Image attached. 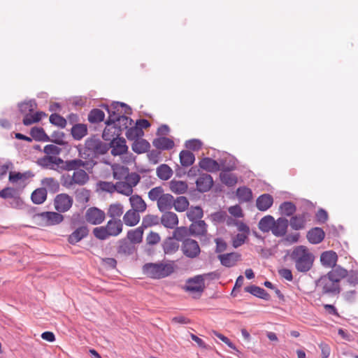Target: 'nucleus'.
Wrapping results in <instances>:
<instances>
[{
	"mask_svg": "<svg viewBox=\"0 0 358 358\" xmlns=\"http://www.w3.org/2000/svg\"><path fill=\"white\" fill-rule=\"evenodd\" d=\"M117 244L116 251L120 255L130 256L136 250V246L125 238L120 239Z\"/></svg>",
	"mask_w": 358,
	"mask_h": 358,
	"instance_id": "nucleus-15",
	"label": "nucleus"
},
{
	"mask_svg": "<svg viewBox=\"0 0 358 358\" xmlns=\"http://www.w3.org/2000/svg\"><path fill=\"white\" fill-rule=\"evenodd\" d=\"M48 191L45 187L36 189L31 195V199L35 204H42L47 199Z\"/></svg>",
	"mask_w": 358,
	"mask_h": 358,
	"instance_id": "nucleus-40",
	"label": "nucleus"
},
{
	"mask_svg": "<svg viewBox=\"0 0 358 358\" xmlns=\"http://www.w3.org/2000/svg\"><path fill=\"white\" fill-rule=\"evenodd\" d=\"M173 175V171L167 164H163L157 168V176L162 180H169Z\"/></svg>",
	"mask_w": 358,
	"mask_h": 358,
	"instance_id": "nucleus-49",
	"label": "nucleus"
},
{
	"mask_svg": "<svg viewBox=\"0 0 358 358\" xmlns=\"http://www.w3.org/2000/svg\"><path fill=\"white\" fill-rule=\"evenodd\" d=\"M203 215V211L200 206H192L187 212V218L192 222L201 219Z\"/></svg>",
	"mask_w": 358,
	"mask_h": 358,
	"instance_id": "nucleus-55",
	"label": "nucleus"
},
{
	"mask_svg": "<svg viewBox=\"0 0 358 358\" xmlns=\"http://www.w3.org/2000/svg\"><path fill=\"white\" fill-rule=\"evenodd\" d=\"M129 202L132 207L131 210H134L138 213H143L147 208V204L141 196L138 194L131 195L129 198Z\"/></svg>",
	"mask_w": 358,
	"mask_h": 358,
	"instance_id": "nucleus-36",
	"label": "nucleus"
},
{
	"mask_svg": "<svg viewBox=\"0 0 358 358\" xmlns=\"http://www.w3.org/2000/svg\"><path fill=\"white\" fill-rule=\"evenodd\" d=\"M105 113L103 110L99 108H93L88 114V121L90 123L96 124L99 123L104 120Z\"/></svg>",
	"mask_w": 358,
	"mask_h": 358,
	"instance_id": "nucleus-48",
	"label": "nucleus"
},
{
	"mask_svg": "<svg viewBox=\"0 0 358 358\" xmlns=\"http://www.w3.org/2000/svg\"><path fill=\"white\" fill-rule=\"evenodd\" d=\"M34 218H40L45 226H52L60 224L64 220V216L57 212L46 211L35 213Z\"/></svg>",
	"mask_w": 358,
	"mask_h": 358,
	"instance_id": "nucleus-6",
	"label": "nucleus"
},
{
	"mask_svg": "<svg viewBox=\"0 0 358 358\" xmlns=\"http://www.w3.org/2000/svg\"><path fill=\"white\" fill-rule=\"evenodd\" d=\"M189 235H190L189 229L186 227H180L176 228L173 232L172 237L177 241H183Z\"/></svg>",
	"mask_w": 358,
	"mask_h": 358,
	"instance_id": "nucleus-56",
	"label": "nucleus"
},
{
	"mask_svg": "<svg viewBox=\"0 0 358 358\" xmlns=\"http://www.w3.org/2000/svg\"><path fill=\"white\" fill-rule=\"evenodd\" d=\"M85 217L88 223L98 225L104 221L106 213L103 210L96 207H90L86 210Z\"/></svg>",
	"mask_w": 358,
	"mask_h": 358,
	"instance_id": "nucleus-10",
	"label": "nucleus"
},
{
	"mask_svg": "<svg viewBox=\"0 0 358 358\" xmlns=\"http://www.w3.org/2000/svg\"><path fill=\"white\" fill-rule=\"evenodd\" d=\"M159 218L157 215H147L143 217L141 226L145 229L148 227L159 224Z\"/></svg>",
	"mask_w": 358,
	"mask_h": 358,
	"instance_id": "nucleus-61",
	"label": "nucleus"
},
{
	"mask_svg": "<svg viewBox=\"0 0 358 358\" xmlns=\"http://www.w3.org/2000/svg\"><path fill=\"white\" fill-rule=\"evenodd\" d=\"M236 196L241 201L248 202L252 199V192L247 187H240L236 189Z\"/></svg>",
	"mask_w": 358,
	"mask_h": 358,
	"instance_id": "nucleus-52",
	"label": "nucleus"
},
{
	"mask_svg": "<svg viewBox=\"0 0 358 358\" xmlns=\"http://www.w3.org/2000/svg\"><path fill=\"white\" fill-rule=\"evenodd\" d=\"M205 288L204 274L197 275L187 280V285L184 289L189 292H203Z\"/></svg>",
	"mask_w": 358,
	"mask_h": 358,
	"instance_id": "nucleus-12",
	"label": "nucleus"
},
{
	"mask_svg": "<svg viewBox=\"0 0 358 358\" xmlns=\"http://www.w3.org/2000/svg\"><path fill=\"white\" fill-rule=\"evenodd\" d=\"M306 238L310 243L319 244L324 239L325 232L321 227H315L308 231Z\"/></svg>",
	"mask_w": 358,
	"mask_h": 358,
	"instance_id": "nucleus-17",
	"label": "nucleus"
},
{
	"mask_svg": "<svg viewBox=\"0 0 358 358\" xmlns=\"http://www.w3.org/2000/svg\"><path fill=\"white\" fill-rule=\"evenodd\" d=\"M106 227L110 236H117L123 230V222L120 219L110 220L108 221Z\"/></svg>",
	"mask_w": 358,
	"mask_h": 358,
	"instance_id": "nucleus-26",
	"label": "nucleus"
},
{
	"mask_svg": "<svg viewBox=\"0 0 358 358\" xmlns=\"http://www.w3.org/2000/svg\"><path fill=\"white\" fill-rule=\"evenodd\" d=\"M108 143L101 141L95 136L87 138L85 142L84 148L81 145L77 146L78 156L85 160L93 159L99 155H105L110 149Z\"/></svg>",
	"mask_w": 358,
	"mask_h": 358,
	"instance_id": "nucleus-1",
	"label": "nucleus"
},
{
	"mask_svg": "<svg viewBox=\"0 0 358 358\" xmlns=\"http://www.w3.org/2000/svg\"><path fill=\"white\" fill-rule=\"evenodd\" d=\"M144 134L143 131L137 127H131L127 129L126 136L129 141H135Z\"/></svg>",
	"mask_w": 358,
	"mask_h": 358,
	"instance_id": "nucleus-60",
	"label": "nucleus"
},
{
	"mask_svg": "<svg viewBox=\"0 0 358 358\" xmlns=\"http://www.w3.org/2000/svg\"><path fill=\"white\" fill-rule=\"evenodd\" d=\"M150 148L149 142L143 138L136 139L131 145L132 150L137 154L148 152Z\"/></svg>",
	"mask_w": 358,
	"mask_h": 358,
	"instance_id": "nucleus-39",
	"label": "nucleus"
},
{
	"mask_svg": "<svg viewBox=\"0 0 358 358\" xmlns=\"http://www.w3.org/2000/svg\"><path fill=\"white\" fill-rule=\"evenodd\" d=\"M31 138L40 142H50V137L46 134L42 127H34L30 130Z\"/></svg>",
	"mask_w": 358,
	"mask_h": 358,
	"instance_id": "nucleus-38",
	"label": "nucleus"
},
{
	"mask_svg": "<svg viewBox=\"0 0 358 358\" xmlns=\"http://www.w3.org/2000/svg\"><path fill=\"white\" fill-rule=\"evenodd\" d=\"M290 259L294 263L298 272L307 273L313 266L315 255L305 245L295 246L289 254Z\"/></svg>",
	"mask_w": 358,
	"mask_h": 358,
	"instance_id": "nucleus-2",
	"label": "nucleus"
},
{
	"mask_svg": "<svg viewBox=\"0 0 358 358\" xmlns=\"http://www.w3.org/2000/svg\"><path fill=\"white\" fill-rule=\"evenodd\" d=\"M89 162L87 161H83L80 159H74L71 160H63V164H62V172L64 171H78L80 169V167H83L85 169H88L87 166Z\"/></svg>",
	"mask_w": 358,
	"mask_h": 358,
	"instance_id": "nucleus-20",
	"label": "nucleus"
},
{
	"mask_svg": "<svg viewBox=\"0 0 358 358\" xmlns=\"http://www.w3.org/2000/svg\"><path fill=\"white\" fill-rule=\"evenodd\" d=\"M117 129L114 124L106 126L102 133V138L106 141L111 142L115 137H120L121 135H117Z\"/></svg>",
	"mask_w": 358,
	"mask_h": 358,
	"instance_id": "nucleus-46",
	"label": "nucleus"
},
{
	"mask_svg": "<svg viewBox=\"0 0 358 358\" xmlns=\"http://www.w3.org/2000/svg\"><path fill=\"white\" fill-rule=\"evenodd\" d=\"M310 217V214L306 211L293 215L290 218L289 225L292 229L296 231L303 229L305 228L307 220Z\"/></svg>",
	"mask_w": 358,
	"mask_h": 358,
	"instance_id": "nucleus-14",
	"label": "nucleus"
},
{
	"mask_svg": "<svg viewBox=\"0 0 358 358\" xmlns=\"http://www.w3.org/2000/svg\"><path fill=\"white\" fill-rule=\"evenodd\" d=\"M336 284H340L341 280L345 278L348 275V270L338 265L325 274Z\"/></svg>",
	"mask_w": 358,
	"mask_h": 358,
	"instance_id": "nucleus-23",
	"label": "nucleus"
},
{
	"mask_svg": "<svg viewBox=\"0 0 358 358\" xmlns=\"http://www.w3.org/2000/svg\"><path fill=\"white\" fill-rule=\"evenodd\" d=\"M152 145L158 150H169L173 148L174 142L169 138L161 136L155 138Z\"/></svg>",
	"mask_w": 358,
	"mask_h": 358,
	"instance_id": "nucleus-31",
	"label": "nucleus"
},
{
	"mask_svg": "<svg viewBox=\"0 0 358 358\" xmlns=\"http://www.w3.org/2000/svg\"><path fill=\"white\" fill-rule=\"evenodd\" d=\"M50 122L55 126L64 129L66 126V120L58 113H52L50 116Z\"/></svg>",
	"mask_w": 358,
	"mask_h": 358,
	"instance_id": "nucleus-62",
	"label": "nucleus"
},
{
	"mask_svg": "<svg viewBox=\"0 0 358 358\" xmlns=\"http://www.w3.org/2000/svg\"><path fill=\"white\" fill-rule=\"evenodd\" d=\"M124 211L123 206L120 203H113L109 206L107 215L111 217L110 220L120 219Z\"/></svg>",
	"mask_w": 358,
	"mask_h": 358,
	"instance_id": "nucleus-44",
	"label": "nucleus"
},
{
	"mask_svg": "<svg viewBox=\"0 0 358 358\" xmlns=\"http://www.w3.org/2000/svg\"><path fill=\"white\" fill-rule=\"evenodd\" d=\"M41 184L48 189L50 193L55 194L59 191V182L54 178H45Z\"/></svg>",
	"mask_w": 358,
	"mask_h": 358,
	"instance_id": "nucleus-47",
	"label": "nucleus"
},
{
	"mask_svg": "<svg viewBox=\"0 0 358 358\" xmlns=\"http://www.w3.org/2000/svg\"><path fill=\"white\" fill-rule=\"evenodd\" d=\"M181 250L185 257L190 259L197 257L201 253L198 242L189 238L183 240Z\"/></svg>",
	"mask_w": 358,
	"mask_h": 358,
	"instance_id": "nucleus-8",
	"label": "nucleus"
},
{
	"mask_svg": "<svg viewBox=\"0 0 358 358\" xmlns=\"http://www.w3.org/2000/svg\"><path fill=\"white\" fill-rule=\"evenodd\" d=\"M273 203V198L269 194H264L257 197L256 206L260 211L267 210Z\"/></svg>",
	"mask_w": 358,
	"mask_h": 358,
	"instance_id": "nucleus-28",
	"label": "nucleus"
},
{
	"mask_svg": "<svg viewBox=\"0 0 358 358\" xmlns=\"http://www.w3.org/2000/svg\"><path fill=\"white\" fill-rule=\"evenodd\" d=\"M244 290L245 292L265 301L271 300V295L264 289L259 286L252 285L245 287Z\"/></svg>",
	"mask_w": 358,
	"mask_h": 358,
	"instance_id": "nucleus-27",
	"label": "nucleus"
},
{
	"mask_svg": "<svg viewBox=\"0 0 358 358\" xmlns=\"http://www.w3.org/2000/svg\"><path fill=\"white\" fill-rule=\"evenodd\" d=\"M124 173H127V175L124 177L126 180L125 182L129 183L132 189L139 183L141 180V176L135 172L129 173V168L123 166L120 167V173L117 171L113 172V177L115 179L120 180L122 178V175Z\"/></svg>",
	"mask_w": 358,
	"mask_h": 358,
	"instance_id": "nucleus-11",
	"label": "nucleus"
},
{
	"mask_svg": "<svg viewBox=\"0 0 358 358\" xmlns=\"http://www.w3.org/2000/svg\"><path fill=\"white\" fill-rule=\"evenodd\" d=\"M36 106L37 103L34 99L18 104L19 110L20 113L25 114V115L29 114L28 113H32Z\"/></svg>",
	"mask_w": 358,
	"mask_h": 358,
	"instance_id": "nucleus-57",
	"label": "nucleus"
},
{
	"mask_svg": "<svg viewBox=\"0 0 358 358\" xmlns=\"http://www.w3.org/2000/svg\"><path fill=\"white\" fill-rule=\"evenodd\" d=\"M189 206V201L185 196H180L174 200L173 207L178 212H184Z\"/></svg>",
	"mask_w": 358,
	"mask_h": 358,
	"instance_id": "nucleus-58",
	"label": "nucleus"
},
{
	"mask_svg": "<svg viewBox=\"0 0 358 358\" xmlns=\"http://www.w3.org/2000/svg\"><path fill=\"white\" fill-rule=\"evenodd\" d=\"M89 234V229L87 226H81L73 231L68 237V242L71 245H76Z\"/></svg>",
	"mask_w": 358,
	"mask_h": 358,
	"instance_id": "nucleus-21",
	"label": "nucleus"
},
{
	"mask_svg": "<svg viewBox=\"0 0 358 358\" xmlns=\"http://www.w3.org/2000/svg\"><path fill=\"white\" fill-rule=\"evenodd\" d=\"M115 191L123 195L130 196L133 193V189L131 187V185H129V183H126L125 182H116Z\"/></svg>",
	"mask_w": 358,
	"mask_h": 358,
	"instance_id": "nucleus-63",
	"label": "nucleus"
},
{
	"mask_svg": "<svg viewBox=\"0 0 358 358\" xmlns=\"http://www.w3.org/2000/svg\"><path fill=\"white\" fill-rule=\"evenodd\" d=\"M164 252L166 255H171L178 251L179 243L172 236L167 237L162 243Z\"/></svg>",
	"mask_w": 358,
	"mask_h": 358,
	"instance_id": "nucleus-34",
	"label": "nucleus"
},
{
	"mask_svg": "<svg viewBox=\"0 0 358 358\" xmlns=\"http://www.w3.org/2000/svg\"><path fill=\"white\" fill-rule=\"evenodd\" d=\"M271 232L276 237H282L285 236L289 226V221L283 217H280L274 221Z\"/></svg>",
	"mask_w": 358,
	"mask_h": 358,
	"instance_id": "nucleus-18",
	"label": "nucleus"
},
{
	"mask_svg": "<svg viewBox=\"0 0 358 358\" xmlns=\"http://www.w3.org/2000/svg\"><path fill=\"white\" fill-rule=\"evenodd\" d=\"M139 213L134 210H127L123 216V222L128 227H134L140 222Z\"/></svg>",
	"mask_w": 358,
	"mask_h": 358,
	"instance_id": "nucleus-37",
	"label": "nucleus"
},
{
	"mask_svg": "<svg viewBox=\"0 0 358 358\" xmlns=\"http://www.w3.org/2000/svg\"><path fill=\"white\" fill-rule=\"evenodd\" d=\"M73 203V198L65 193L57 194L54 199L55 208L59 213L68 211L71 208Z\"/></svg>",
	"mask_w": 358,
	"mask_h": 358,
	"instance_id": "nucleus-9",
	"label": "nucleus"
},
{
	"mask_svg": "<svg viewBox=\"0 0 358 358\" xmlns=\"http://www.w3.org/2000/svg\"><path fill=\"white\" fill-rule=\"evenodd\" d=\"M72 180L75 185L83 186L85 185L90 180L89 175L83 169H78L74 171L72 176Z\"/></svg>",
	"mask_w": 358,
	"mask_h": 358,
	"instance_id": "nucleus-42",
	"label": "nucleus"
},
{
	"mask_svg": "<svg viewBox=\"0 0 358 358\" xmlns=\"http://www.w3.org/2000/svg\"><path fill=\"white\" fill-rule=\"evenodd\" d=\"M180 162L182 166H192L195 161L194 155L189 150H182L179 154Z\"/></svg>",
	"mask_w": 358,
	"mask_h": 358,
	"instance_id": "nucleus-41",
	"label": "nucleus"
},
{
	"mask_svg": "<svg viewBox=\"0 0 358 358\" xmlns=\"http://www.w3.org/2000/svg\"><path fill=\"white\" fill-rule=\"evenodd\" d=\"M46 115V113L43 111L36 112L34 115L27 114L24 117L22 122L25 126H29L33 123L38 122L43 117Z\"/></svg>",
	"mask_w": 358,
	"mask_h": 358,
	"instance_id": "nucleus-51",
	"label": "nucleus"
},
{
	"mask_svg": "<svg viewBox=\"0 0 358 358\" xmlns=\"http://www.w3.org/2000/svg\"><path fill=\"white\" fill-rule=\"evenodd\" d=\"M94 236L99 240L104 241L110 237L106 226L97 227L93 229Z\"/></svg>",
	"mask_w": 358,
	"mask_h": 358,
	"instance_id": "nucleus-64",
	"label": "nucleus"
},
{
	"mask_svg": "<svg viewBox=\"0 0 358 358\" xmlns=\"http://www.w3.org/2000/svg\"><path fill=\"white\" fill-rule=\"evenodd\" d=\"M275 219L273 216L268 215L263 217L259 222L258 227L263 232H268L272 230L275 224Z\"/></svg>",
	"mask_w": 358,
	"mask_h": 358,
	"instance_id": "nucleus-43",
	"label": "nucleus"
},
{
	"mask_svg": "<svg viewBox=\"0 0 358 358\" xmlns=\"http://www.w3.org/2000/svg\"><path fill=\"white\" fill-rule=\"evenodd\" d=\"M76 199L80 203H86L89 201L90 197V191L85 189H78L75 192Z\"/></svg>",
	"mask_w": 358,
	"mask_h": 358,
	"instance_id": "nucleus-59",
	"label": "nucleus"
},
{
	"mask_svg": "<svg viewBox=\"0 0 358 358\" xmlns=\"http://www.w3.org/2000/svg\"><path fill=\"white\" fill-rule=\"evenodd\" d=\"M144 229L141 225L135 229L129 230L127 234V238L129 241L135 244H139L143 241Z\"/></svg>",
	"mask_w": 358,
	"mask_h": 358,
	"instance_id": "nucleus-32",
	"label": "nucleus"
},
{
	"mask_svg": "<svg viewBox=\"0 0 358 358\" xmlns=\"http://www.w3.org/2000/svg\"><path fill=\"white\" fill-rule=\"evenodd\" d=\"M187 184L184 181L171 180L170 182V189L176 194H184L187 189Z\"/></svg>",
	"mask_w": 358,
	"mask_h": 358,
	"instance_id": "nucleus-54",
	"label": "nucleus"
},
{
	"mask_svg": "<svg viewBox=\"0 0 358 358\" xmlns=\"http://www.w3.org/2000/svg\"><path fill=\"white\" fill-rule=\"evenodd\" d=\"M127 114H124L123 115H119L117 117V119H115L116 122L114 124V126L116 127L117 129V135H121L122 132L127 129L129 128V125H131L134 122L133 120L128 116L126 115Z\"/></svg>",
	"mask_w": 358,
	"mask_h": 358,
	"instance_id": "nucleus-35",
	"label": "nucleus"
},
{
	"mask_svg": "<svg viewBox=\"0 0 358 358\" xmlns=\"http://www.w3.org/2000/svg\"><path fill=\"white\" fill-rule=\"evenodd\" d=\"M143 272L150 278L161 279L171 275L174 268L172 264L146 263L143 266Z\"/></svg>",
	"mask_w": 358,
	"mask_h": 358,
	"instance_id": "nucleus-3",
	"label": "nucleus"
},
{
	"mask_svg": "<svg viewBox=\"0 0 358 358\" xmlns=\"http://www.w3.org/2000/svg\"><path fill=\"white\" fill-rule=\"evenodd\" d=\"M316 287L321 289L322 295L334 296L338 295L341 292L340 284H336L325 275L320 276L315 281Z\"/></svg>",
	"mask_w": 358,
	"mask_h": 358,
	"instance_id": "nucleus-5",
	"label": "nucleus"
},
{
	"mask_svg": "<svg viewBox=\"0 0 358 358\" xmlns=\"http://www.w3.org/2000/svg\"><path fill=\"white\" fill-rule=\"evenodd\" d=\"M217 258L222 266L230 268L236 265V262L241 258V255L238 252H229L219 255Z\"/></svg>",
	"mask_w": 358,
	"mask_h": 358,
	"instance_id": "nucleus-22",
	"label": "nucleus"
},
{
	"mask_svg": "<svg viewBox=\"0 0 358 358\" xmlns=\"http://www.w3.org/2000/svg\"><path fill=\"white\" fill-rule=\"evenodd\" d=\"M71 134L76 141H80L87 134V127L85 124L76 123L71 129Z\"/></svg>",
	"mask_w": 358,
	"mask_h": 358,
	"instance_id": "nucleus-33",
	"label": "nucleus"
},
{
	"mask_svg": "<svg viewBox=\"0 0 358 358\" xmlns=\"http://www.w3.org/2000/svg\"><path fill=\"white\" fill-rule=\"evenodd\" d=\"M174 205V198L170 194H163L157 202V207L160 212L171 210Z\"/></svg>",
	"mask_w": 358,
	"mask_h": 358,
	"instance_id": "nucleus-30",
	"label": "nucleus"
},
{
	"mask_svg": "<svg viewBox=\"0 0 358 358\" xmlns=\"http://www.w3.org/2000/svg\"><path fill=\"white\" fill-rule=\"evenodd\" d=\"M338 255L334 250L323 252L320 255V262L326 268H334L336 266Z\"/></svg>",
	"mask_w": 358,
	"mask_h": 358,
	"instance_id": "nucleus-19",
	"label": "nucleus"
},
{
	"mask_svg": "<svg viewBox=\"0 0 358 358\" xmlns=\"http://www.w3.org/2000/svg\"><path fill=\"white\" fill-rule=\"evenodd\" d=\"M36 163L43 169L55 170L61 173L63 159L56 156H44L38 158Z\"/></svg>",
	"mask_w": 358,
	"mask_h": 358,
	"instance_id": "nucleus-7",
	"label": "nucleus"
},
{
	"mask_svg": "<svg viewBox=\"0 0 358 358\" xmlns=\"http://www.w3.org/2000/svg\"><path fill=\"white\" fill-rule=\"evenodd\" d=\"M220 171L229 172L236 168V159L234 157H228L220 159Z\"/></svg>",
	"mask_w": 358,
	"mask_h": 358,
	"instance_id": "nucleus-45",
	"label": "nucleus"
},
{
	"mask_svg": "<svg viewBox=\"0 0 358 358\" xmlns=\"http://www.w3.org/2000/svg\"><path fill=\"white\" fill-rule=\"evenodd\" d=\"M196 185L199 192H207L213 185V177L208 173H202L196 180Z\"/></svg>",
	"mask_w": 358,
	"mask_h": 358,
	"instance_id": "nucleus-16",
	"label": "nucleus"
},
{
	"mask_svg": "<svg viewBox=\"0 0 358 358\" xmlns=\"http://www.w3.org/2000/svg\"><path fill=\"white\" fill-rule=\"evenodd\" d=\"M126 140L123 137H115V139L109 142L108 145H110L111 155L113 156H120L126 154L128 151V146L126 144Z\"/></svg>",
	"mask_w": 358,
	"mask_h": 358,
	"instance_id": "nucleus-13",
	"label": "nucleus"
},
{
	"mask_svg": "<svg viewBox=\"0 0 358 358\" xmlns=\"http://www.w3.org/2000/svg\"><path fill=\"white\" fill-rule=\"evenodd\" d=\"M220 179L221 182L227 187H233L238 182L237 177L234 174L229 173V172L222 171L220 173Z\"/></svg>",
	"mask_w": 358,
	"mask_h": 358,
	"instance_id": "nucleus-50",
	"label": "nucleus"
},
{
	"mask_svg": "<svg viewBox=\"0 0 358 358\" xmlns=\"http://www.w3.org/2000/svg\"><path fill=\"white\" fill-rule=\"evenodd\" d=\"M161 223L168 229H173L178 224L177 215L171 211H164L161 217Z\"/></svg>",
	"mask_w": 358,
	"mask_h": 358,
	"instance_id": "nucleus-25",
	"label": "nucleus"
},
{
	"mask_svg": "<svg viewBox=\"0 0 358 358\" xmlns=\"http://www.w3.org/2000/svg\"><path fill=\"white\" fill-rule=\"evenodd\" d=\"M101 107L108 113V117L105 121L106 126H110L116 122L119 115L124 114L131 115V108L127 103L120 101H113L110 105L102 104Z\"/></svg>",
	"mask_w": 358,
	"mask_h": 358,
	"instance_id": "nucleus-4",
	"label": "nucleus"
},
{
	"mask_svg": "<svg viewBox=\"0 0 358 358\" xmlns=\"http://www.w3.org/2000/svg\"><path fill=\"white\" fill-rule=\"evenodd\" d=\"M199 166L203 170L208 172H216L220 171V162L210 157H203L199 163Z\"/></svg>",
	"mask_w": 358,
	"mask_h": 358,
	"instance_id": "nucleus-24",
	"label": "nucleus"
},
{
	"mask_svg": "<svg viewBox=\"0 0 358 358\" xmlns=\"http://www.w3.org/2000/svg\"><path fill=\"white\" fill-rule=\"evenodd\" d=\"M189 229L192 236H205L207 234V224L203 220L193 222Z\"/></svg>",
	"mask_w": 358,
	"mask_h": 358,
	"instance_id": "nucleus-29",
	"label": "nucleus"
},
{
	"mask_svg": "<svg viewBox=\"0 0 358 358\" xmlns=\"http://www.w3.org/2000/svg\"><path fill=\"white\" fill-rule=\"evenodd\" d=\"M280 210L282 215L293 216L296 210V207L292 201H285L280 204Z\"/></svg>",
	"mask_w": 358,
	"mask_h": 358,
	"instance_id": "nucleus-53",
	"label": "nucleus"
}]
</instances>
